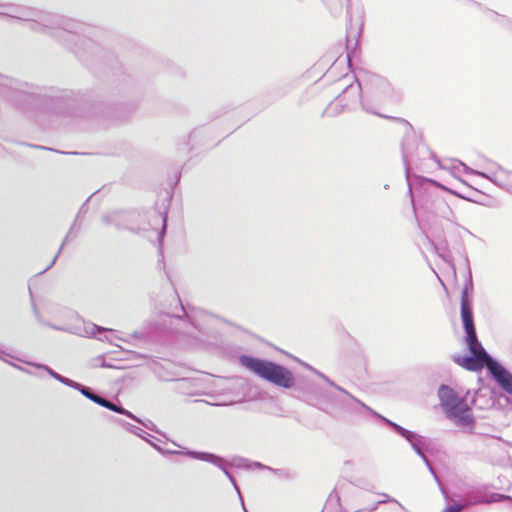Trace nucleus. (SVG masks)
<instances>
[{
  "mask_svg": "<svg viewBox=\"0 0 512 512\" xmlns=\"http://www.w3.org/2000/svg\"><path fill=\"white\" fill-rule=\"evenodd\" d=\"M40 105L56 115L87 114V95L72 90L44 87L0 73V123L13 108L24 114L36 111Z\"/></svg>",
  "mask_w": 512,
  "mask_h": 512,
  "instance_id": "f257e3e1",
  "label": "nucleus"
},
{
  "mask_svg": "<svg viewBox=\"0 0 512 512\" xmlns=\"http://www.w3.org/2000/svg\"><path fill=\"white\" fill-rule=\"evenodd\" d=\"M173 453L183 454L189 458L199 460V461H204V462L210 463V464L218 467L224 473V475L228 478L230 483L232 484L234 490L236 491V493L239 497L241 506L244 507V500H243L240 488H239L234 476L226 468L227 461L225 458H223L222 456H219L217 454L211 453V452L196 451V450H190V449H184V451H173Z\"/></svg>",
  "mask_w": 512,
  "mask_h": 512,
  "instance_id": "ddd939ff",
  "label": "nucleus"
},
{
  "mask_svg": "<svg viewBox=\"0 0 512 512\" xmlns=\"http://www.w3.org/2000/svg\"><path fill=\"white\" fill-rule=\"evenodd\" d=\"M120 215V211H112L110 213H106L102 215V221L106 225H113L115 222V217H118Z\"/></svg>",
  "mask_w": 512,
  "mask_h": 512,
  "instance_id": "f704fd0d",
  "label": "nucleus"
},
{
  "mask_svg": "<svg viewBox=\"0 0 512 512\" xmlns=\"http://www.w3.org/2000/svg\"><path fill=\"white\" fill-rule=\"evenodd\" d=\"M196 402H201V403H205V404H208V405H212V403H209L208 401H205L203 399H200V400H196ZM221 404H213V406H220Z\"/></svg>",
  "mask_w": 512,
  "mask_h": 512,
  "instance_id": "6e6d98bb",
  "label": "nucleus"
},
{
  "mask_svg": "<svg viewBox=\"0 0 512 512\" xmlns=\"http://www.w3.org/2000/svg\"><path fill=\"white\" fill-rule=\"evenodd\" d=\"M189 383V380L188 379H179L178 380V386H177V389L179 391H182L186 385Z\"/></svg>",
  "mask_w": 512,
  "mask_h": 512,
  "instance_id": "a18cd8bd",
  "label": "nucleus"
},
{
  "mask_svg": "<svg viewBox=\"0 0 512 512\" xmlns=\"http://www.w3.org/2000/svg\"><path fill=\"white\" fill-rule=\"evenodd\" d=\"M464 508V506L462 505V503L460 502H455V503H452V504H448L442 512H460L462 511V509Z\"/></svg>",
  "mask_w": 512,
  "mask_h": 512,
  "instance_id": "e433bc0d",
  "label": "nucleus"
},
{
  "mask_svg": "<svg viewBox=\"0 0 512 512\" xmlns=\"http://www.w3.org/2000/svg\"><path fill=\"white\" fill-rule=\"evenodd\" d=\"M493 13L496 15V18L494 21L498 24H500L502 27L506 29H512V19L503 15H499L497 12Z\"/></svg>",
  "mask_w": 512,
  "mask_h": 512,
  "instance_id": "c85d7f7f",
  "label": "nucleus"
},
{
  "mask_svg": "<svg viewBox=\"0 0 512 512\" xmlns=\"http://www.w3.org/2000/svg\"><path fill=\"white\" fill-rule=\"evenodd\" d=\"M90 198H91V196H90V197H88V198L86 199V201H85V202L81 205V207L79 208L78 213H77V215H76V221H81V219H82V218L84 217V215L87 213V211H88L87 203H88V201H89V199H90Z\"/></svg>",
  "mask_w": 512,
  "mask_h": 512,
  "instance_id": "4c0bfd02",
  "label": "nucleus"
},
{
  "mask_svg": "<svg viewBox=\"0 0 512 512\" xmlns=\"http://www.w3.org/2000/svg\"><path fill=\"white\" fill-rule=\"evenodd\" d=\"M71 388L79 391L84 397L98 405L103 398L102 395L96 393L91 387L85 386L76 381H74V383L71 385Z\"/></svg>",
  "mask_w": 512,
  "mask_h": 512,
  "instance_id": "4be33fe9",
  "label": "nucleus"
},
{
  "mask_svg": "<svg viewBox=\"0 0 512 512\" xmlns=\"http://www.w3.org/2000/svg\"><path fill=\"white\" fill-rule=\"evenodd\" d=\"M301 364L306 367L307 369L311 370L312 372H314L318 377H320L321 379L325 376L324 373L318 371L317 369H315L314 367H312L311 365L307 364V363H304V362H301Z\"/></svg>",
  "mask_w": 512,
  "mask_h": 512,
  "instance_id": "37998d69",
  "label": "nucleus"
},
{
  "mask_svg": "<svg viewBox=\"0 0 512 512\" xmlns=\"http://www.w3.org/2000/svg\"><path fill=\"white\" fill-rule=\"evenodd\" d=\"M488 373L497 385L512 396V373L496 358L488 364Z\"/></svg>",
  "mask_w": 512,
  "mask_h": 512,
  "instance_id": "6ab92c4d",
  "label": "nucleus"
},
{
  "mask_svg": "<svg viewBox=\"0 0 512 512\" xmlns=\"http://www.w3.org/2000/svg\"><path fill=\"white\" fill-rule=\"evenodd\" d=\"M113 412L125 415L126 417H128V418H130V419H132V420H134L136 422H140V419L137 416H135L129 410L125 409L121 404L116 403V407H115V410Z\"/></svg>",
  "mask_w": 512,
  "mask_h": 512,
  "instance_id": "2f4dec72",
  "label": "nucleus"
},
{
  "mask_svg": "<svg viewBox=\"0 0 512 512\" xmlns=\"http://www.w3.org/2000/svg\"><path fill=\"white\" fill-rule=\"evenodd\" d=\"M29 294L31 297V305L33 308V312H34L36 318L38 319V321L42 325L48 326L56 331L68 332V333L79 335V336H83L84 334H94L95 331L99 330V328L96 326V324L91 323V322H85L83 320H80L73 325H62V326L43 321L40 318L39 311H38V308L33 300V294H32V291L30 288H29Z\"/></svg>",
  "mask_w": 512,
  "mask_h": 512,
  "instance_id": "dca6fc26",
  "label": "nucleus"
},
{
  "mask_svg": "<svg viewBox=\"0 0 512 512\" xmlns=\"http://www.w3.org/2000/svg\"><path fill=\"white\" fill-rule=\"evenodd\" d=\"M173 453L183 454L189 458L199 460V461H204V462L210 463V464L218 467L224 473V475L228 478L230 483L232 484L234 490L236 491V493L239 497L241 506L244 507V500H243L240 488H239L234 476L226 468L227 461L225 458H223L222 456H219L217 454L211 453V452L196 451V450H190V449H184V451H173Z\"/></svg>",
  "mask_w": 512,
  "mask_h": 512,
  "instance_id": "9b49d317",
  "label": "nucleus"
},
{
  "mask_svg": "<svg viewBox=\"0 0 512 512\" xmlns=\"http://www.w3.org/2000/svg\"><path fill=\"white\" fill-rule=\"evenodd\" d=\"M99 406L104 407L110 411H114L115 407H116V403L103 396L101 402L99 403Z\"/></svg>",
  "mask_w": 512,
  "mask_h": 512,
  "instance_id": "58836bf2",
  "label": "nucleus"
},
{
  "mask_svg": "<svg viewBox=\"0 0 512 512\" xmlns=\"http://www.w3.org/2000/svg\"><path fill=\"white\" fill-rule=\"evenodd\" d=\"M113 412L125 415L126 417H128V418H130V419H132V420H134L136 422H140V419L137 416H135L129 410L125 409L121 404L116 403V407H115V410Z\"/></svg>",
  "mask_w": 512,
  "mask_h": 512,
  "instance_id": "7c9ffc66",
  "label": "nucleus"
},
{
  "mask_svg": "<svg viewBox=\"0 0 512 512\" xmlns=\"http://www.w3.org/2000/svg\"><path fill=\"white\" fill-rule=\"evenodd\" d=\"M178 300H180V299L178 298ZM179 304H180L181 310L183 311V316H187V312L185 311L184 306L182 305L181 301H179Z\"/></svg>",
  "mask_w": 512,
  "mask_h": 512,
  "instance_id": "4d7b16f0",
  "label": "nucleus"
},
{
  "mask_svg": "<svg viewBox=\"0 0 512 512\" xmlns=\"http://www.w3.org/2000/svg\"><path fill=\"white\" fill-rule=\"evenodd\" d=\"M490 165L495 167V169L499 172H501L502 174L504 175H510L512 174V171H509L507 169H505L504 167H502L501 165H499L498 163L494 162V161H490Z\"/></svg>",
  "mask_w": 512,
  "mask_h": 512,
  "instance_id": "79ce46f5",
  "label": "nucleus"
},
{
  "mask_svg": "<svg viewBox=\"0 0 512 512\" xmlns=\"http://www.w3.org/2000/svg\"><path fill=\"white\" fill-rule=\"evenodd\" d=\"M126 429L133 433L134 435L140 437L141 439L145 440L146 442H148L151 446H153L157 451H159L160 453L162 454H173V451L174 450H164L162 447L158 446L154 440H158L155 436L149 434L148 432H146L145 430H143L142 428L138 427V426H135L131 423H126ZM174 455H176L174 453Z\"/></svg>",
  "mask_w": 512,
  "mask_h": 512,
  "instance_id": "412c9836",
  "label": "nucleus"
},
{
  "mask_svg": "<svg viewBox=\"0 0 512 512\" xmlns=\"http://www.w3.org/2000/svg\"><path fill=\"white\" fill-rule=\"evenodd\" d=\"M430 214L450 220L451 216L453 215V211L442 197L441 199L436 200V203H434V208Z\"/></svg>",
  "mask_w": 512,
  "mask_h": 512,
  "instance_id": "5701e85b",
  "label": "nucleus"
},
{
  "mask_svg": "<svg viewBox=\"0 0 512 512\" xmlns=\"http://www.w3.org/2000/svg\"><path fill=\"white\" fill-rule=\"evenodd\" d=\"M63 153L66 154L65 152H63ZM68 154L75 155L76 153L75 152H69Z\"/></svg>",
  "mask_w": 512,
  "mask_h": 512,
  "instance_id": "e2e57ef3",
  "label": "nucleus"
},
{
  "mask_svg": "<svg viewBox=\"0 0 512 512\" xmlns=\"http://www.w3.org/2000/svg\"><path fill=\"white\" fill-rule=\"evenodd\" d=\"M173 453L183 454L189 458L199 460V461H204V462L210 463V464L218 467L224 473V475L228 478L230 483L232 484L234 490L236 491V493L239 497L241 506L244 507V500H243L240 488H239L234 476L226 468L227 461L225 458H223L222 456H219L217 454L211 453V452L196 451V450H190V449H184V451H173Z\"/></svg>",
  "mask_w": 512,
  "mask_h": 512,
  "instance_id": "4468645a",
  "label": "nucleus"
},
{
  "mask_svg": "<svg viewBox=\"0 0 512 512\" xmlns=\"http://www.w3.org/2000/svg\"><path fill=\"white\" fill-rule=\"evenodd\" d=\"M385 502H395L398 503L403 508V506L396 499L388 497L386 500H380L375 502L371 507L361 508L353 512H374L380 504Z\"/></svg>",
  "mask_w": 512,
  "mask_h": 512,
  "instance_id": "bb28decb",
  "label": "nucleus"
},
{
  "mask_svg": "<svg viewBox=\"0 0 512 512\" xmlns=\"http://www.w3.org/2000/svg\"><path fill=\"white\" fill-rule=\"evenodd\" d=\"M322 379L325 382H327L331 387H337V384L333 380H331L328 376L325 375Z\"/></svg>",
  "mask_w": 512,
  "mask_h": 512,
  "instance_id": "de8ad7c7",
  "label": "nucleus"
},
{
  "mask_svg": "<svg viewBox=\"0 0 512 512\" xmlns=\"http://www.w3.org/2000/svg\"><path fill=\"white\" fill-rule=\"evenodd\" d=\"M421 459L423 460V462L425 463L426 467L428 468L429 472L433 475V477L435 478V480H436L437 482H439L438 477H437V475H436V472H435V470H434L433 466L431 465V462H430V461H429V459L427 458V456H425V457H423V458H421Z\"/></svg>",
  "mask_w": 512,
  "mask_h": 512,
  "instance_id": "a19ab883",
  "label": "nucleus"
},
{
  "mask_svg": "<svg viewBox=\"0 0 512 512\" xmlns=\"http://www.w3.org/2000/svg\"><path fill=\"white\" fill-rule=\"evenodd\" d=\"M336 99H339L340 102L345 101V103L343 105H341L340 107H338V105H337L335 108L328 106L325 109V112L329 116H336V115L340 114L345 108L348 110H353L354 109L353 105L360 103L362 109L364 111H366L367 113L377 115L382 118L390 119L397 123L402 124L405 128V135L412 134L414 131L413 126L407 120L400 118V117H392V116L384 115V114H381V113L375 111L374 109H372V107L369 105V103L366 100H364L362 97V86L358 80H356V84L351 83V84L346 85L345 88H343L342 93L339 94Z\"/></svg>",
  "mask_w": 512,
  "mask_h": 512,
  "instance_id": "0eeeda50",
  "label": "nucleus"
},
{
  "mask_svg": "<svg viewBox=\"0 0 512 512\" xmlns=\"http://www.w3.org/2000/svg\"><path fill=\"white\" fill-rule=\"evenodd\" d=\"M419 148V143L414 132L412 134L405 135L401 144V152L405 167V178L408 185V195L410 197L413 214L415 216L417 215V209H423L430 214L434 208L436 200L442 198L438 192L439 188L446 190L459 198L469 200V198L462 194L445 188L444 185L440 184L436 180L417 174H410L409 161L414 159L415 150H419Z\"/></svg>",
  "mask_w": 512,
  "mask_h": 512,
  "instance_id": "7ed1b4c3",
  "label": "nucleus"
},
{
  "mask_svg": "<svg viewBox=\"0 0 512 512\" xmlns=\"http://www.w3.org/2000/svg\"><path fill=\"white\" fill-rule=\"evenodd\" d=\"M384 188H385V189H388V188H389V185H388V184L384 185Z\"/></svg>",
  "mask_w": 512,
  "mask_h": 512,
  "instance_id": "0e129e2a",
  "label": "nucleus"
},
{
  "mask_svg": "<svg viewBox=\"0 0 512 512\" xmlns=\"http://www.w3.org/2000/svg\"><path fill=\"white\" fill-rule=\"evenodd\" d=\"M78 222H79V221H76V219L74 220V222H73V224L71 225V227H70V229H69V231H68L67 235L65 236V238H64V240H63V242H62V244H61V246H60V248H59V250H58L57 254L54 256V258L52 259V261L50 262V264H49V265H48L44 270H42V271L40 272V274L45 273L47 270H49V269H50V268L55 264L57 257H58V256H59V254L61 253V251H62V249H63L64 245L66 244V242L68 241V239L70 238V236H71L72 234H75V235H76V234L78 233V231L80 230V225H78Z\"/></svg>",
  "mask_w": 512,
  "mask_h": 512,
  "instance_id": "b1692460",
  "label": "nucleus"
},
{
  "mask_svg": "<svg viewBox=\"0 0 512 512\" xmlns=\"http://www.w3.org/2000/svg\"><path fill=\"white\" fill-rule=\"evenodd\" d=\"M503 500H512V497L500 493H488L485 487L478 486L473 487L464 493V503L462 505L467 507L484 503L501 502Z\"/></svg>",
  "mask_w": 512,
  "mask_h": 512,
  "instance_id": "f3484780",
  "label": "nucleus"
},
{
  "mask_svg": "<svg viewBox=\"0 0 512 512\" xmlns=\"http://www.w3.org/2000/svg\"><path fill=\"white\" fill-rule=\"evenodd\" d=\"M122 215H123V212L120 211V215L118 217H115V222H114V227L117 229V230H133L132 228H130L125 222L124 220L122 219Z\"/></svg>",
  "mask_w": 512,
  "mask_h": 512,
  "instance_id": "c9c22d12",
  "label": "nucleus"
},
{
  "mask_svg": "<svg viewBox=\"0 0 512 512\" xmlns=\"http://www.w3.org/2000/svg\"><path fill=\"white\" fill-rule=\"evenodd\" d=\"M468 2L472 3L473 5L477 6L480 9H483V6L481 3L475 1V0H467Z\"/></svg>",
  "mask_w": 512,
  "mask_h": 512,
  "instance_id": "603ef678",
  "label": "nucleus"
},
{
  "mask_svg": "<svg viewBox=\"0 0 512 512\" xmlns=\"http://www.w3.org/2000/svg\"><path fill=\"white\" fill-rule=\"evenodd\" d=\"M155 217L158 219L159 217H161V220H162V228H161V231H158L157 232V239L159 241V243L161 244L162 241H163V238H164V235H165V231H166V227H167V214L165 213L164 215H158L156 214Z\"/></svg>",
  "mask_w": 512,
  "mask_h": 512,
  "instance_id": "473e14b6",
  "label": "nucleus"
},
{
  "mask_svg": "<svg viewBox=\"0 0 512 512\" xmlns=\"http://www.w3.org/2000/svg\"><path fill=\"white\" fill-rule=\"evenodd\" d=\"M100 366H101V367H109V365H107V364L105 363V361H104V360L102 361V363H101V365H100Z\"/></svg>",
  "mask_w": 512,
  "mask_h": 512,
  "instance_id": "052dcab7",
  "label": "nucleus"
},
{
  "mask_svg": "<svg viewBox=\"0 0 512 512\" xmlns=\"http://www.w3.org/2000/svg\"><path fill=\"white\" fill-rule=\"evenodd\" d=\"M197 134H198L197 130L192 131L191 134L189 135V140L196 138Z\"/></svg>",
  "mask_w": 512,
  "mask_h": 512,
  "instance_id": "5fc2aeb1",
  "label": "nucleus"
},
{
  "mask_svg": "<svg viewBox=\"0 0 512 512\" xmlns=\"http://www.w3.org/2000/svg\"><path fill=\"white\" fill-rule=\"evenodd\" d=\"M238 362L243 368L274 386L284 389L293 388L306 401H310L322 394L321 388L315 382L297 380L288 367L278 362L248 354L240 355Z\"/></svg>",
  "mask_w": 512,
  "mask_h": 512,
  "instance_id": "20e7f679",
  "label": "nucleus"
},
{
  "mask_svg": "<svg viewBox=\"0 0 512 512\" xmlns=\"http://www.w3.org/2000/svg\"><path fill=\"white\" fill-rule=\"evenodd\" d=\"M487 162H488V165L486 167V171H479V170L472 169V168L468 167L466 164H464L463 162H460V164L464 167V171L466 174H472V175L482 177L484 179L491 181L496 186H498L500 188H504V183L501 180H499L496 176L497 170L495 169V167L490 165V160H487Z\"/></svg>",
  "mask_w": 512,
  "mask_h": 512,
  "instance_id": "aec40b11",
  "label": "nucleus"
},
{
  "mask_svg": "<svg viewBox=\"0 0 512 512\" xmlns=\"http://www.w3.org/2000/svg\"><path fill=\"white\" fill-rule=\"evenodd\" d=\"M173 453L183 454L189 458L199 460V461H204V462L210 463V464L218 467L224 473V475L228 478L230 483L232 484L234 490L236 491V493L239 497L241 506L244 507V500H243L240 488H239L234 476L226 468L227 461L225 458H223L222 456H219L217 454L211 453V452L196 451V450H190V449H184V451H173Z\"/></svg>",
  "mask_w": 512,
  "mask_h": 512,
  "instance_id": "6e6552de",
  "label": "nucleus"
},
{
  "mask_svg": "<svg viewBox=\"0 0 512 512\" xmlns=\"http://www.w3.org/2000/svg\"><path fill=\"white\" fill-rule=\"evenodd\" d=\"M346 50H347V60H348V65L349 67H351V61L353 58L357 57L358 53H359V49H358V43L356 42L354 47L352 49H350L349 47V41L347 40V44H346Z\"/></svg>",
  "mask_w": 512,
  "mask_h": 512,
  "instance_id": "72a5a7b5",
  "label": "nucleus"
},
{
  "mask_svg": "<svg viewBox=\"0 0 512 512\" xmlns=\"http://www.w3.org/2000/svg\"><path fill=\"white\" fill-rule=\"evenodd\" d=\"M173 453L183 454L189 458L199 460V461H204V462L210 463V464L218 467L224 473V475L228 478L230 483L232 484L234 490L236 491V493L239 497L241 506L244 507V500H243L240 488H239L234 476L226 468L227 461L225 458H223L222 456H219L217 454L211 453V452L196 451V450H190V449H184V451H173Z\"/></svg>",
  "mask_w": 512,
  "mask_h": 512,
  "instance_id": "1a4fd4ad",
  "label": "nucleus"
},
{
  "mask_svg": "<svg viewBox=\"0 0 512 512\" xmlns=\"http://www.w3.org/2000/svg\"><path fill=\"white\" fill-rule=\"evenodd\" d=\"M9 354L6 353L5 351H3L1 348H0V359L7 362V360L5 359V356H8Z\"/></svg>",
  "mask_w": 512,
  "mask_h": 512,
  "instance_id": "3c124183",
  "label": "nucleus"
},
{
  "mask_svg": "<svg viewBox=\"0 0 512 512\" xmlns=\"http://www.w3.org/2000/svg\"><path fill=\"white\" fill-rule=\"evenodd\" d=\"M9 354L6 353L5 351H3L1 348H0V359L7 362V360L5 359V356H8Z\"/></svg>",
  "mask_w": 512,
  "mask_h": 512,
  "instance_id": "8fccbe9b",
  "label": "nucleus"
},
{
  "mask_svg": "<svg viewBox=\"0 0 512 512\" xmlns=\"http://www.w3.org/2000/svg\"><path fill=\"white\" fill-rule=\"evenodd\" d=\"M13 18L29 23V28L48 34L62 46L73 52L83 63L103 59V49L99 43L88 36L91 28L77 20L46 12H35L21 8Z\"/></svg>",
  "mask_w": 512,
  "mask_h": 512,
  "instance_id": "f03ea898",
  "label": "nucleus"
},
{
  "mask_svg": "<svg viewBox=\"0 0 512 512\" xmlns=\"http://www.w3.org/2000/svg\"><path fill=\"white\" fill-rule=\"evenodd\" d=\"M373 416L380 419L388 427H390L396 434L403 437L412 447L414 452L420 457H425V451L427 450L426 438L414 431L408 430L401 425L393 422L392 420L384 417L378 412H373Z\"/></svg>",
  "mask_w": 512,
  "mask_h": 512,
  "instance_id": "2eb2a0df",
  "label": "nucleus"
},
{
  "mask_svg": "<svg viewBox=\"0 0 512 512\" xmlns=\"http://www.w3.org/2000/svg\"><path fill=\"white\" fill-rule=\"evenodd\" d=\"M460 317L462 324H475L473 314V280L470 270L468 279L461 291Z\"/></svg>",
  "mask_w": 512,
  "mask_h": 512,
  "instance_id": "a211bd4d",
  "label": "nucleus"
},
{
  "mask_svg": "<svg viewBox=\"0 0 512 512\" xmlns=\"http://www.w3.org/2000/svg\"><path fill=\"white\" fill-rule=\"evenodd\" d=\"M464 330V342L468 350V354L452 355L454 363L468 371H479L484 366L488 370V364L492 363L495 358L491 356L479 341L475 324H462Z\"/></svg>",
  "mask_w": 512,
  "mask_h": 512,
  "instance_id": "39448f33",
  "label": "nucleus"
},
{
  "mask_svg": "<svg viewBox=\"0 0 512 512\" xmlns=\"http://www.w3.org/2000/svg\"><path fill=\"white\" fill-rule=\"evenodd\" d=\"M99 330L95 331L94 334H84L83 336L93 337L95 339H98L100 341H111L109 338V335L113 333L112 329L105 328L99 325H96Z\"/></svg>",
  "mask_w": 512,
  "mask_h": 512,
  "instance_id": "a878e982",
  "label": "nucleus"
},
{
  "mask_svg": "<svg viewBox=\"0 0 512 512\" xmlns=\"http://www.w3.org/2000/svg\"><path fill=\"white\" fill-rule=\"evenodd\" d=\"M36 368L38 369H43L44 371H46L52 378H54L55 380H57L58 382L68 386V387H71V385L74 383V380L70 379V378H67L59 373H57L56 371H54L51 367H49L48 365H45V364H33Z\"/></svg>",
  "mask_w": 512,
  "mask_h": 512,
  "instance_id": "393cba45",
  "label": "nucleus"
},
{
  "mask_svg": "<svg viewBox=\"0 0 512 512\" xmlns=\"http://www.w3.org/2000/svg\"><path fill=\"white\" fill-rule=\"evenodd\" d=\"M251 467H254V468H257V469H266L267 468L264 464H262L260 462H256V461L255 462H250L249 461V468H251Z\"/></svg>",
  "mask_w": 512,
  "mask_h": 512,
  "instance_id": "49530a36",
  "label": "nucleus"
},
{
  "mask_svg": "<svg viewBox=\"0 0 512 512\" xmlns=\"http://www.w3.org/2000/svg\"><path fill=\"white\" fill-rule=\"evenodd\" d=\"M421 149H422L424 152H427V153L432 154V152H430V151H429V149H428L424 144H422V145H421Z\"/></svg>",
  "mask_w": 512,
  "mask_h": 512,
  "instance_id": "13d9d810",
  "label": "nucleus"
},
{
  "mask_svg": "<svg viewBox=\"0 0 512 512\" xmlns=\"http://www.w3.org/2000/svg\"><path fill=\"white\" fill-rule=\"evenodd\" d=\"M139 423H141L143 426H145L148 430L153 431L157 434H161V432L158 430L157 426L152 421L148 420L147 422H142L140 420Z\"/></svg>",
  "mask_w": 512,
  "mask_h": 512,
  "instance_id": "ea45409f",
  "label": "nucleus"
},
{
  "mask_svg": "<svg viewBox=\"0 0 512 512\" xmlns=\"http://www.w3.org/2000/svg\"><path fill=\"white\" fill-rule=\"evenodd\" d=\"M347 1H348V5H347V13H349V11H350V7H351V4H350L351 0H347Z\"/></svg>",
  "mask_w": 512,
  "mask_h": 512,
  "instance_id": "bf43d9fd",
  "label": "nucleus"
},
{
  "mask_svg": "<svg viewBox=\"0 0 512 512\" xmlns=\"http://www.w3.org/2000/svg\"><path fill=\"white\" fill-rule=\"evenodd\" d=\"M438 398L446 417L463 428H469L471 433L475 418L465 398H461L449 385L441 384L438 388Z\"/></svg>",
  "mask_w": 512,
  "mask_h": 512,
  "instance_id": "423d86ee",
  "label": "nucleus"
},
{
  "mask_svg": "<svg viewBox=\"0 0 512 512\" xmlns=\"http://www.w3.org/2000/svg\"><path fill=\"white\" fill-rule=\"evenodd\" d=\"M173 453L183 454L189 458L199 460V461H204V462L210 463V464L218 467L224 473V475L228 478L230 483L232 484L234 490L236 491V493L239 497L241 506L244 507V500H243L240 488H239L234 476L226 468L227 461L225 458H223L222 456H219L217 454L211 453V452L196 451V450H190V449H184V451H173Z\"/></svg>",
  "mask_w": 512,
  "mask_h": 512,
  "instance_id": "9d476101",
  "label": "nucleus"
},
{
  "mask_svg": "<svg viewBox=\"0 0 512 512\" xmlns=\"http://www.w3.org/2000/svg\"><path fill=\"white\" fill-rule=\"evenodd\" d=\"M242 509H243L244 512H248V510L246 509L245 506L244 507L242 506Z\"/></svg>",
  "mask_w": 512,
  "mask_h": 512,
  "instance_id": "680f3d73",
  "label": "nucleus"
},
{
  "mask_svg": "<svg viewBox=\"0 0 512 512\" xmlns=\"http://www.w3.org/2000/svg\"><path fill=\"white\" fill-rule=\"evenodd\" d=\"M31 147L37 148V149H42V150H52L51 148H47L45 146H40V145H31Z\"/></svg>",
  "mask_w": 512,
  "mask_h": 512,
  "instance_id": "864d4df0",
  "label": "nucleus"
},
{
  "mask_svg": "<svg viewBox=\"0 0 512 512\" xmlns=\"http://www.w3.org/2000/svg\"><path fill=\"white\" fill-rule=\"evenodd\" d=\"M173 453L183 454L189 458L199 460V461H204V462L210 463V464L218 467L224 473V475L228 478L230 483L232 484L234 490L236 491V493L239 497L241 506L244 507V500H243L240 488H239L234 476L226 468L227 461L225 458H223L222 456H219L217 454L211 453V452L196 451V450H190V449H184V451H173Z\"/></svg>",
  "mask_w": 512,
  "mask_h": 512,
  "instance_id": "f8f14e48",
  "label": "nucleus"
},
{
  "mask_svg": "<svg viewBox=\"0 0 512 512\" xmlns=\"http://www.w3.org/2000/svg\"><path fill=\"white\" fill-rule=\"evenodd\" d=\"M333 497H335L336 501L338 504H340V496L335 492L333 491L330 496H329V499H332Z\"/></svg>",
  "mask_w": 512,
  "mask_h": 512,
  "instance_id": "09e8293b",
  "label": "nucleus"
},
{
  "mask_svg": "<svg viewBox=\"0 0 512 512\" xmlns=\"http://www.w3.org/2000/svg\"><path fill=\"white\" fill-rule=\"evenodd\" d=\"M301 364L306 367L307 369L311 370L312 372H314L318 377H320L321 379L325 376L324 373L318 371L317 369H315L314 367H312L311 365L307 364V363H304V362H301Z\"/></svg>",
  "mask_w": 512,
  "mask_h": 512,
  "instance_id": "c03bdc74",
  "label": "nucleus"
},
{
  "mask_svg": "<svg viewBox=\"0 0 512 512\" xmlns=\"http://www.w3.org/2000/svg\"><path fill=\"white\" fill-rule=\"evenodd\" d=\"M230 465L233 467H236V468L248 469L249 468V460L244 457L236 456V457L232 458Z\"/></svg>",
  "mask_w": 512,
  "mask_h": 512,
  "instance_id": "c756f323",
  "label": "nucleus"
},
{
  "mask_svg": "<svg viewBox=\"0 0 512 512\" xmlns=\"http://www.w3.org/2000/svg\"><path fill=\"white\" fill-rule=\"evenodd\" d=\"M334 388L337 389L338 391L342 392L343 394L347 395L348 397H350L354 402H356L358 405H360L361 407H363L364 409L369 411L372 415H373V412H375L372 408H370L369 406L364 404L362 401H360L359 399H357L356 397L351 395L347 390H345L341 386L337 385V387H334Z\"/></svg>",
  "mask_w": 512,
  "mask_h": 512,
  "instance_id": "cd10ccee",
  "label": "nucleus"
}]
</instances>
